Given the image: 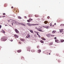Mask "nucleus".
Wrapping results in <instances>:
<instances>
[{
    "mask_svg": "<svg viewBox=\"0 0 64 64\" xmlns=\"http://www.w3.org/2000/svg\"><path fill=\"white\" fill-rule=\"evenodd\" d=\"M12 23H14V24H18V22L17 21L14 20H12Z\"/></svg>",
    "mask_w": 64,
    "mask_h": 64,
    "instance_id": "f257e3e1",
    "label": "nucleus"
},
{
    "mask_svg": "<svg viewBox=\"0 0 64 64\" xmlns=\"http://www.w3.org/2000/svg\"><path fill=\"white\" fill-rule=\"evenodd\" d=\"M1 40L2 41H6V37H3L1 38Z\"/></svg>",
    "mask_w": 64,
    "mask_h": 64,
    "instance_id": "f03ea898",
    "label": "nucleus"
},
{
    "mask_svg": "<svg viewBox=\"0 0 64 64\" xmlns=\"http://www.w3.org/2000/svg\"><path fill=\"white\" fill-rule=\"evenodd\" d=\"M15 31L16 33H19V32L18 31L17 29H15Z\"/></svg>",
    "mask_w": 64,
    "mask_h": 64,
    "instance_id": "7ed1b4c3",
    "label": "nucleus"
},
{
    "mask_svg": "<svg viewBox=\"0 0 64 64\" xmlns=\"http://www.w3.org/2000/svg\"><path fill=\"white\" fill-rule=\"evenodd\" d=\"M19 24H20V25H22V26H24L25 27H26V25H25V24H23L20 23H19Z\"/></svg>",
    "mask_w": 64,
    "mask_h": 64,
    "instance_id": "20e7f679",
    "label": "nucleus"
},
{
    "mask_svg": "<svg viewBox=\"0 0 64 64\" xmlns=\"http://www.w3.org/2000/svg\"><path fill=\"white\" fill-rule=\"evenodd\" d=\"M14 36L15 38H18V35L17 34H15Z\"/></svg>",
    "mask_w": 64,
    "mask_h": 64,
    "instance_id": "39448f33",
    "label": "nucleus"
},
{
    "mask_svg": "<svg viewBox=\"0 0 64 64\" xmlns=\"http://www.w3.org/2000/svg\"><path fill=\"white\" fill-rule=\"evenodd\" d=\"M20 40L22 41H25V40L23 38H20Z\"/></svg>",
    "mask_w": 64,
    "mask_h": 64,
    "instance_id": "423d86ee",
    "label": "nucleus"
},
{
    "mask_svg": "<svg viewBox=\"0 0 64 64\" xmlns=\"http://www.w3.org/2000/svg\"><path fill=\"white\" fill-rule=\"evenodd\" d=\"M46 35L47 36V37H50V36H51L50 34H47Z\"/></svg>",
    "mask_w": 64,
    "mask_h": 64,
    "instance_id": "0eeeda50",
    "label": "nucleus"
},
{
    "mask_svg": "<svg viewBox=\"0 0 64 64\" xmlns=\"http://www.w3.org/2000/svg\"><path fill=\"white\" fill-rule=\"evenodd\" d=\"M27 24H28V25L29 26H32V25L30 24L29 23H27Z\"/></svg>",
    "mask_w": 64,
    "mask_h": 64,
    "instance_id": "6e6552de",
    "label": "nucleus"
},
{
    "mask_svg": "<svg viewBox=\"0 0 64 64\" xmlns=\"http://www.w3.org/2000/svg\"><path fill=\"white\" fill-rule=\"evenodd\" d=\"M48 21H44V23L45 24H47V23H48Z\"/></svg>",
    "mask_w": 64,
    "mask_h": 64,
    "instance_id": "1a4fd4ad",
    "label": "nucleus"
},
{
    "mask_svg": "<svg viewBox=\"0 0 64 64\" xmlns=\"http://www.w3.org/2000/svg\"><path fill=\"white\" fill-rule=\"evenodd\" d=\"M42 30H40V29H39V30H38V31H40V32H44V31H42Z\"/></svg>",
    "mask_w": 64,
    "mask_h": 64,
    "instance_id": "9d476101",
    "label": "nucleus"
},
{
    "mask_svg": "<svg viewBox=\"0 0 64 64\" xmlns=\"http://www.w3.org/2000/svg\"><path fill=\"white\" fill-rule=\"evenodd\" d=\"M55 41L56 42H57V43H58V40L57 39Z\"/></svg>",
    "mask_w": 64,
    "mask_h": 64,
    "instance_id": "9b49d317",
    "label": "nucleus"
},
{
    "mask_svg": "<svg viewBox=\"0 0 64 64\" xmlns=\"http://www.w3.org/2000/svg\"><path fill=\"white\" fill-rule=\"evenodd\" d=\"M56 32L55 30L53 31L52 32V33L54 34Z\"/></svg>",
    "mask_w": 64,
    "mask_h": 64,
    "instance_id": "f8f14e48",
    "label": "nucleus"
},
{
    "mask_svg": "<svg viewBox=\"0 0 64 64\" xmlns=\"http://www.w3.org/2000/svg\"><path fill=\"white\" fill-rule=\"evenodd\" d=\"M60 41L61 42H63L64 41V40H60Z\"/></svg>",
    "mask_w": 64,
    "mask_h": 64,
    "instance_id": "ddd939ff",
    "label": "nucleus"
},
{
    "mask_svg": "<svg viewBox=\"0 0 64 64\" xmlns=\"http://www.w3.org/2000/svg\"><path fill=\"white\" fill-rule=\"evenodd\" d=\"M17 52L18 53H19L20 52H21V50H17Z\"/></svg>",
    "mask_w": 64,
    "mask_h": 64,
    "instance_id": "4468645a",
    "label": "nucleus"
},
{
    "mask_svg": "<svg viewBox=\"0 0 64 64\" xmlns=\"http://www.w3.org/2000/svg\"><path fill=\"white\" fill-rule=\"evenodd\" d=\"M60 33H62V32H63V31L62 30L60 29Z\"/></svg>",
    "mask_w": 64,
    "mask_h": 64,
    "instance_id": "2eb2a0df",
    "label": "nucleus"
},
{
    "mask_svg": "<svg viewBox=\"0 0 64 64\" xmlns=\"http://www.w3.org/2000/svg\"><path fill=\"white\" fill-rule=\"evenodd\" d=\"M40 42L42 43H44V42L42 40H40Z\"/></svg>",
    "mask_w": 64,
    "mask_h": 64,
    "instance_id": "dca6fc26",
    "label": "nucleus"
},
{
    "mask_svg": "<svg viewBox=\"0 0 64 64\" xmlns=\"http://www.w3.org/2000/svg\"><path fill=\"white\" fill-rule=\"evenodd\" d=\"M50 28V26H47L46 29H48Z\"/></svg>",
    "mask_w": 64,
    "mask_h": 64,
    "instance_id": "f3484780",
    "label": "nucleus"
},
{
    "mask_svg": "<svg viewBox=\"0 0 64 64\" xmlns=\"http://www.w3.org/2000/svg\"><path fill=\"white\" fill-rule=\"evenodd\" d=\"M42 39L43 40H46V39L44 38H42Z\"/></svg>",
    "mask_w": 64,
    "mask_h": 64,
    "instance_id": "a211bd4d",
    "label": "nucleus"
},
{
    "mask_svg": "<svg viewBox=\"0 0 64 64\" xmlns=\"http://www.w3.org/2000/svg\"><path fill=\"white\" fill-rule=\"evenodd\" d=\"M18 19H21V17H20V16H18Z\"/></svg>",
    "mask_w": 64,
    "mask_h": 64,
    "instance_id": "6ab92c4d",
    "label": "nucleus"
},
{
    "mask_svg": "<svg viewBox=\"0 0 64 64\" xmlns=\"http://www.w3.org/2000/svg\"><path fill=\"white\" fill-rule=\"evenodd\" d=\"M27 22H31V21L30 20H28Z\"/></svg>",
    "mask_w": 64,
    "mask_h": 64,
    "instance_id": "aec40b11",
    "label": "nucleus"
},
{
    "mask_svg": "<svg viewBox=\"0 0 64 64\" xmlns=\"http://www.w3.org/2000/svg\"><path fill=\"white\" fill-rule=\"evenodd\" d=\"M60 26H64V24H61L60 25Z\"/></svg>",
    "mask_w": 64,
    "mask_h": 64,
    "instance_id": "412c9836",
    "label": "nucleus"
},
{
    "mask_svg": "<svg viewBox=\"0 0 64 64\" xmlns=\"http://www.w3.org/2000/svg\"><path fill=\"white\" fill-rule=\"evenodd\" d=\"M29 20H30V21H32V20H33L31 18H29Z\"/></svg>",
    "mask_w": 64,
    "mask_h": 64,
    "instance_id": "4be33fe9",
    "label": "nucleus"
},
{
    "mask_svg": "<svg viewBox=\"0 0 64 64\" xmlns=\"http://www.w3.org/2000/svg\"><path fill=\"white\" fill-rule=\"evenodd\" d=\"M41 51L40 50H38V52L39 53H40V52H41Z\"/></svg>",
    "mask_w": 64,
    "mask_h": 64,
    "instance_id": "5701e85b",
    "label": "nucleus"
},
{
    "mask_svg": "<svg viewBox=\"0 0 64 64\" xmlns=\"http://www.w3.org/2000/svg\"><path fill=\"white\" fill-rule=\"evenodd\" d=\"M47 26H43V27H44V28H46L47 29Z\"/></svg>",
    "mask_w": 64,
    "mask_h": 64,
    "instance_id": "b1692460",
    "label": "nucleus"
},
{
    "mask_svg": "<svg viewBox=\"0 0 64 64\" xmlns=\"http://www.w3.org/2000/svg\"><path fill=\"white\" fill-rule=\"evenodd\" d=\"M2 32L3 33H5V31L4 30H2Z\"/></svg>",
    "mask_w": 64,
    "mask_h": 64,
    "instance_id": "393cba45",
    "label": "nucleus"
},
{
    "mask_svg": "<svg viewBox=\"0 0 64 64\" xmlns=\"http://www.w3.org/2000/svg\"><path fill=\"white\" fill-rule=\"evenodd\" d=\"M32 25H38V24H32Z\"/></svg>",
    "mask_w": 64,
    "mask_h": 64,
    "instance_id": "a878e982",
    "label": "nucleus"
},
{
    "mask_svg": "<svg viewBox=\"0 0 64 64\" xmlns=\"http://www.w3.org/2000/svg\"><path fill=\"white\" fill-rule=\"evenodd\" d=\"M30 32H31V33H33V31L32 30H30Z\"/></svg>",
    "mask_w": 64,
    "mask_h": 64,
    "instance_id": "bb28decb",
    "label": "nucleus"
},
{
    "mask_svg": "<svg viewBox=\"0 0 64 64\" xmlns=\"http://www.w3.org/2000/svg\"><path fill=\"white\" fill-rule=\"evenodd\" d=\"M52 44H53V43L52 42H51L50 43V45H52Z\"/></svg>",
    "mask_w": 64,
    "mask_h": 64,
    "instance_id": "cd10ccee",
    "label": "nucleus"
},
{
    "mask_svg": "<svg viewBox=\"0 0 64 64\" xmlns=\"http://www.w3.org/2000/svg\"><path fill=\"white\" fill-rule=\"evenodd\" d=\"M35 29H37V30H38V28H37L36 27L35 28Z\"/></svg>",
    "mask_w": 64,
    "mask_h": 64,
    "instance_id": "c85d7f7f",
    "label": "nucleus"
},
{
    "mask_svg": "<svg viewBox=\"0 0 64 64\" xmlns=\"http://www.w3.org/2000/svg\"><path fill=\"white\" fill-rule=\"evenodd\" d=\"M51 37H53L54 36V35H52L51 36Z\"/></svg>",
    "mask_w": 64,
    "mask_h": 64,
    "instance_id": "c756f323",
    "label": "nucleus"
},
{
    "mask_svg": "<svg viewBox=\"0 0 64 64\" xmlns=\"http://www.w3.org/2000/svg\"><path fill=\"white\" fill-rule=\"evenodd\" d=\"M50 18V17H49V16H48L47 17V18L48 19H49Z\"/></svg>",
    "mask_w": 64,
    "mask_h": 64,
    "instance_id": "7c9ffc66",
    "label": "nucleus"
},
{
    "mask_svg": "<svg viewBox=\"0 0 64 64\" xmlns=\"http://www.w3.org/2000/svg\"><path fill=\"white\" fill-rule=\"evenodd\" d=\"M1 27H2V26H1V25H0V29H1Z\"/></svg>",
    "mask_w": 64,
    "mask_h": 64,
    "instance_id": "2f4dec72",
    "label": "nucleus"
},
{
    "mask_svg": "<svg viewBox=\"0 0 64 64\" xmlns=\"http://www.w3.org/2000/svg\"><path fill=\"white\" fill-rule=\"evenodd\" d=\"M50 26H51H51H52V24H50Z\"/></svg>",
    "mask_w": 64,
    "mask_h": 64,
    "instance_id": "473e14b6",
    "label": "nucleus"
},
{
    "mask_svg": "<svg viewBox=\"0 0 64 64\" xmlns=\"http://www.w3.org/2000/svg\"><path fill=\"white\" fill-rule=\"evenodd\" d=\"M38 36L39 38H41V36L40 35H38Z\"/></svg>",
    "mask_w": 64,
    "mask_h": 64,
    "instance_id": "72a5a7b5",
    "label": "nucleus"
},
{
    "mask_svg": "<svg viewBox=\"0 0 64 64\" xmlns=\"http://www.w3.org/2000/svg\"><path fill=\"white\" fill-rule=\"evenodd\" d=\"M5 17V16H0V18H1V17Z\"/></svg>",
    "mask_w": 64,
    "mask_h": 64,
    "instance_id": "f704fd0d",
    "label": "nucleus"
},
{
    "mask_svg": "<svg viewBox=\"0 0 64 64\" xmlns=\"http://www.w3.org/2000/svg\"><path fill=\"white\" fill-rule=\"evenodd\" d=\"M26 38H28V36H26Z\"/></svg>",
    "mask_w": 64,
    "mask_h": 64,
    "instance_id": "c9c22d12",
    "label": "nucleus"
},
{
    "mask_svg": "<svg viewBox=\"0 0 64 64\" xmlns=\"http://www.w3.org/2000/svg\"><path fill=\"white\" fill-rule=\"evenodd\" d=\"M31 52H33V50H31Z\"/></svg>",
    "mask_w": 64,
    "mask_h": 64,
    "instance_id": "e433bc0d",
    "label": "nucleus"
},
{
    "mask_svg": "<svg viewBox=\"0 0 64 64\" xmlns=\"http://www.w3.org/2000/svg\"><path fill=\"white\" fill-rule=\"evenodd\" d=\"M8 21L9 22H10V20H8Z\"/></svg>",
    "mask_w": 64,
    "mask_h": 64,
    "instance_id": "4c0bfd02",
    "label": "nucleus"
},
{
    "mask_svg": "<svg viewBox=\"0 0 64 64\" xmlns=\"http://www.w3.org/2000/svg\"><path fill=\"white\" fill-rule=\"evenodd\" d=\"M28 37L29 38H30V35H29L28 36Z\"/></svg>",
    "mask_w": 64,
    "mask_h": 64,
    "instance_id": "58836bf2",
    "label": "nucleus"
},
{
    "mask_svg": "<svg viewBox=\"0 0 64 64\" xmlns=\"http://www.w3.org/2000/svg\"><path fill=\"white\" fill-rule=\"evenodd\" d=\"M56 38H56V37H55L54 38V39H56Z\"/></svg>",
    "mask_w": 64,
    "mask_h": 64,
    "instance_id": "ea45409f",
    "label": "nucleus"
},
{
    "mask_svg": "<svg viewBox=\"0 0 64 64\" xmlns=\"http://www.w3.org/2000/svg\"><path fill=\"white\" fill-rule=\"evenodd\" d=\"M37 35H38V36L39 35V34H38V33H37Z\"/></svg>",
    "mask_w": 64,
    "mask_h": 64,
    "instance_id": "a19ab883",
    "label": "nucleus"
},
{
    "mask_svg": "<svg viewBox=\"0 0 64 64\" xmlns=\"http://www.w3.org/2000/svg\"><path fill=\"white\" fill-rule=\"evenodd\" d=\"M24 17H25V18L26 19L27 18V17H26V16H25Z\"/></svg>",
    "mask_w": 64,
    "mask_h": 64,
    "instance_id": "79ce46f5",
    "label": "nucleus"
},
{
    "mask_svg": "<svg viewBox=\"0 0 64 64\" xmlns=\"http://www.w3.org/2000/svg\"><path fill=\"white\" fill-rule=\"evenodd\" d=\"M19 43H20V44H21V42H19Z\"/></svg>",
    "mask_w": 64,
    "mask_h": 64,
    "instance_id": "37998d69",
    "label": "nucleus"
},
{
    "mask_svg": "<svg viewBox=\"0 0 64 64\" xmlns=\"http://www.w3.org/2000/svg\"><path fill=\"white\" fill-rule=\"evenodd\" d=\"M12 26H13V23H12Z\"/></svg>",
    "mask_w": 64,
    "mask_h": 64,
    "instance_id": "c03bdc74",
    "label": "nucleus"
},
{
    "mask_svg": "<svg viewBox=\"0 0 64 64\" xmlns=\"http://www.w3.org/2000/svg\"><path fill=\"white\" fill-rule=\"evenodd\" d=\"M60 30H62V31H63V30H64V29H60Z\"/></svg>",
    "mask_w": 64,
    "mask_h": 64,
    "instance_id": "a18cd8bd",
    "label": "nucleus"
},
{
    "mask_svg": "<svg viewBox=\"0 0 64 64\" xmlns=\"http://www.w3.org/2000/svg\"><path fill=\"white\" fill-rule=\"evenodd\" d=\"M54 25H52V27H54Z\"/></svg>",
    "mask_w": 64,
    "mask_h": 64,
    "instance_id": "49530a36",
    "label": "nucleus"
},
{
    "mask_svg": "<svg viewBox=\"0 0 64 64\" xmlns=\"http://www.w3.org/2000/svg\"><path fill=\"white\" fill-rule=\"evenodd\" d=\"M56 23H54V25H56Z\"/></svg>",
    "mask_w": 64,
    "mask_h": 64,
    "instance_id": "de8ad7c7",
    "label": "nucleus"
},
{
    "mask_svg": "<svg viewBox=\"0 0 64 64\" xmlns=\"http://www.w3.org/2000/svg\"><path fill=\"white\" fill-rule=\"evenodd\" d=\"M50 53H49V55H50Z\"/></svg>",
    "mask_w": 64,
    "mask_h": 64,
    "instance_id": "09e8293b",
    "label": "nucleus"
},
{
    "mask_svg": "<svg viewBox=\"0 0 64 64\" xmlns=\"http://www.w3.org/2000/svg\"><path fill=\"white\" fill-rule=\"evenodd\" d=\"M36 32V33H38V32Z\"/></svg>",
    "mask_w": 64,
    "mask_h": 64,
    "instance_id": "8fccbe9b",
    "label": "nucleus"
},
{
    "mask_svg": "<svg viewBox=\"0 0 64 64\" xmlns=\"http://www.w3.org/2000/svg\"><path fill=\"white\" fill-rule=\"evenodd\" d=\"M13 41L12 40V41Z\"/></svg>",
    "mask_w": 64,
    "mask_h": 64,
    "instance_id": "3c124183",
    "label": "nucleus"
},
{
    "mask_svg": "<svg viewBox=\"0 0 64 64\" xmlns=\"http://www.w3.org/2000/svg\"><path fill=\"white\" fill-rule=\"evenodd\" d=\"M38 46L37 47V48H38Z\"/></svg>",
    "mask_w": 64,
    "mask_h": 64,
    "instance_id": "603ef678",
    "label": "nucleus"
},
{
    "mask_svg": "<svg viewBox=\"0 0 64 64\" xmlns=\"http://www.w3.org/2000/svg\"><path fill=\"white\" fill-rule=\"evenodd\" d=\"M22 58H21V59H22Z\"/></svg>",
    "mask_w": 64,
    "mask_h": 64,
    "instance_id": "864d4df0",
    "label": "nucleus"
},
{
    "mask_svg": "<svg viewBox=\"0 0 64 64\" xmlns=\"http://www.w3.org/2000/svg\"><path fill=\"white\" fill-rule=\"evenodd\" d=\"M59 62H60V61H58Z\"/></svg>",
    "mask_w": 64,
    "mask_h": 64,
    "instance_id": "5fc2aeb1",
    "label": "nucleus"
},
{
    "mask_svg": "<svg viewBox=\"0 0 64 64\" xmlns=\"http://www.w3.org/2000/svg\"><path fill=\"white\" fill-rule=\"evenodd\" d=\"M22 58H24V57H22Z\"/></svg>",
    "mask_w": 64,
    "mask_h": 64,
    "instance_id": "6e6d98bb",
    "label": "nucleus"
},
{
    "mask_svg": "<svg viewBox=\"0 0 64 64\" xmlns=\"http://www.w3.org/2000/svg\"><path fill=\"white\" fill-rule=\"evenodd\" d=\"M36 17H37V16H36Z\"/></svg>",
    "mask_w": 64,
    "mask_h": 64,
    "instance_id": "4d7b16f0",
    "label": "nucleus"
},
{
    "mask_svg": "<svg viewBox=\"0 0 64 64\" xmlns=\"http://www.w3.org/2000/svg\"><path fill=\"white\" fill-rule=\"evenodd\" d=\"M62 34H63V33H62Z\"/></svg>",
    "mask_w": 64,
    "mask_h": 64,
    "instance_id": "13d9d810",
    "label": "nucleus"
}]
</instances>
